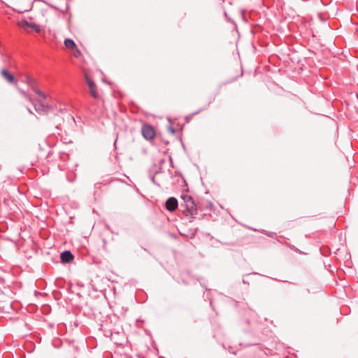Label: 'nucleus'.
Wrapping results in <instances>:
<instances>
[{"label": "nucleus", "instance_id": "obj_1", "mask_svg": "<svg viewBox=\"0 0 358 358\" xmlns=\"http://www.w3.org/2000/svg\"><path fill=\"white\" fill-rule=\"evenodd\" d=\"M24 82L29 85L31 90L38 96V101H40L41 107H47L48 103L45 102L47 95L38 89L36 80L29 75H25Z\"/></svg>", "mask_w": 358, "mask_h": 358}, {"label": "nucleus", "instance_id": "obj_2", "mask_svg": "<svg viewBox=\"0 0 358 358\" xmlns=\"http://www.w3.org/2000/svg\"><path fill=\"white\" fill-rule=\"evenodd\" d=\"M182 199L185 202V208L190 214H194L196 211V205L191 196L185 194L182 196Z\"/></svg>", "mask_w": 358, "mask_h": 358}, {"label": "nucleus", "instance_id": "obj_3", "mask_svg": "<svg viewBox=\"0 0 358 358\" xmlns=\"http://www.w3.org/2000/svg\"><path fill=\"white\" fill-rule=\"evenodd\" d=\"M143 136L147 140H151L155 136V131L152 127L145 124L141 129Z\"/></svg>", "mask_w": 358, "mask_h": 358}, {"label": "nucleus", "instance_id": "obj_4", "mask_svg": "<svg viewBox=\"0 0 358 358\" xmlns=\"http://www.w3.org/2000/svg\"><path fill=\"white\" fill-rule=\"evenodd\" d=\"M85 78H86V81H87V83L88 85V87L90 88V91L91 95L95 99H99V94H98L97 91H96V85L94 84V83L88 76H86Z\"/></svg>", "mask_w": 358, "mask_h": 358}, {"label": "nucleus", "instance_id": "obj_5", "mask_svg": "<svg viewBox=\"0 0 358 358\" xmlns=\"http://www.w3.org/2000/svg\"><path fill=\"white\" fill-rule=\"evenodd\" d=\"M178 207V201L174 197L169 198L166 202V208L169 211L175 210Z\"/></svg>", "mask_w": 358, "mask_h": 358}, {"label": "nucleus", "instance_id": "obj_6", "mask_svg": "<svg viewBox=\"0 0 358 358\" xmlns=\"http://www.w3.org/2000/svg\"><path fill=\"white\" fill-rule=\"evenodd\" d=\"M2 77L9 83H15L16 82L15 77L7 69H2L1 71Z\"/></svg>", "mask_w": 358, "mask_h": 358}, {"label": "nucleus", "instance_id": "obj_7", "mask_svg": "<svg viewBox=\"0 0 358 358\" xmlns=\"http://www.w3.org/2000/svg\"><path fill=\"white\" fill-rule=\"evenodd\" d=\"M20 26L22 27V28H26V27H29V28H31L33 29L36 32H40L41 31V28L40 27L35 24V23H33V22H29L27 21H23L21 22V24Z\"/></svg>", "mask_w": 358, "mask_h": 358}, {"label": "nucleus", "instance_id": "obj_8", "mask_svg": "<svg viewBox=\"0 0 358 358\" xmlns=\"http://www.w3.org/2000/svg\"><path fill=\"white\" fill-rule=\"evenodd\" d=\"M61 261L63 263L70 262L73 259V255L70 251H64L61 254Z\"/></svg>", "mask_w": 358, "mask_h": 358}, {"label": "nucleus", "instance_id": "obj_9", "mask_svg": "<svg viewBox=\"0 0 358 358\" xmlns=\"http://www.w3.org/2000/svg\"><path fill=\"white\" fill-rule=\"evenodd\" d=\"M64 45L66 48L69 50H73L74 49H76V45L75 42L70 38H66L64 40Z\"/></svg>", "mask_w": 358, "mask_h": 358}, {"label": "nucleus", "instance_id": "obj_10", "mask_svg": "<svg viewBox=\"0 0 358 358\" xmlns=\"http://www.w3.org/2000/svg\"><path fill=\"white\" fill-rule=\"evenodd\" d=\"M21 94L25 98L27 99V100H29V101H31V99L30 98V96L27 94L26 92H24V90H20Z\"/></svg>", "mask_w": 358, "mask_h": 358}, {"label": "nucleus", "instance_id": "obj_11", "mask_svg": "<svg viewBox=\"0 0 358 358\" xmlns=\"http://www.w3.org/2000/svg\"><path fill=\"white\" fill-rule=\"evenodd\" d=\"M76 50V52H74V55L76 57H78L80 55V52L79 51V50H78L77 48L75 49Z\"/></svg>", "mask_w": 358, "mask_h": 358}, {"label": "nucleus", "instance_id": "obj_12", "mask_svg": "<svg viewBox=\"0 0 358 358\" xmlns=\"http://www.w3.org/2000/svg\"><path fill=\"white\" fill-rule=\"evenodd\" d=\"M357 99H358V94L357 95Z\"/></svg>", "mask_w": 358, "mask_h": 358}]
</instances>
